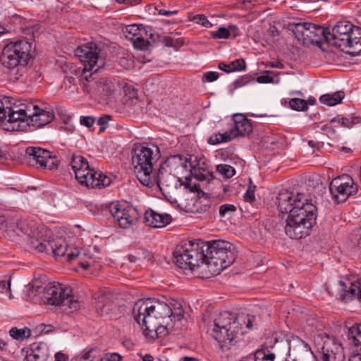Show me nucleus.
Returning <instances> with one entry per match:
<instances>
[{
  "mask_svg": "<svg viewBox=\"0 0 361 361\" xmlns=\"http://www.w3.org/2000/svg\"><path fill=\"white\" fill-rule=\"evenodd\" d=\"M109 309L106 308L104 305H100V302H98L97 304V311L99 314H103L104 312H106Z\"/></svg>",
  "mask_w": 361,
  "mask_h": 361,
  "instance_id": "obj_61",
  "label": "nucleus"
},
{
  "mask_svg": "<svg viewBox=\"0 0 361 361\" xmlns=\"http://www.w3.org/2000/svg\"><path fill=\"white\" fill-rule=\"evenodd\" d=\"M249 82L255 83V78H251L250 76L248 75H244L235 80L233 82V86L235 88H238L248 84Z\"/></svg>",
  "mask_w": 361,
  "mask_h": 361,
  "instance_id": "obj_45",
  "label": "nucleus"
},
{
  "mask_svg": "<svg viewBox=\"0 0 361 361\" xmlns=\"http://www.w3.org/2000/svg\"><path fill=\"white\" fill-rule=\"evenodd\" d=\"M274 353H266L264 350H258L255 354V361H274Z\"/></svg>",
  "mask_w": 361,
  "mask_h": 361,
  "instance_id": "obj_42",
  "label": "nucleus"
},
{
  "mask_svg": "<svg viewBox=\"0 0 361 361\" xmlns=\"http://www.w3.org/2000/svg\"><path fill=\"white\" fill-rule=\"evenodd\" d=\"M118 4H127L131 6L137 5L140 3L138 0H116Z\"/></svg>",
  "mask_w": 361,
  "mask_h": 361,
  "instance_id": "obj_60",
  "label": "nucleus"
},
{
  "mask_svg": "<svg viewBox=\"0 0 361 361\" xmlns=\"http://www.w3.org/2000/svg\"><path fill=\"white\" fill-rule=\"evenodd\" d=\"M50 245V252H52L55 257H64L66 255V261L72 262L80 255L77 248L68 247L62 239L51 240Z\"/></svg>",
  "mask_w": 361,
  "mask_h": 361,
  "instance_id": "obj_21",
  "label": "nucleus"
},
{
  "mask_svg": "<svg viewBox=\"0 0 361 361\" xmlns=\"http://www.w3.org/2000/svg\"><path fill=\"white\" fill-rule=\"evenodd\" d=\"M111 116L109 115H104L101 116L98 121L97 123L99 126V131L103 132L106 130L108 122L110 121Z\"/></svg>",
  "mask_w": 361,
  "mask_h": 361,
  "instance_id": "obj_53",
  "label": "nucleus"
},
{
  "mask_svg": "<svg viewBox=\"0 0 361 361\" xmlns=\"http://www.w3.org/2000/svg\"><path fill=\"white\" fill-rule=\"evenodd\" d=\"M354 25L349 21L338 22L331 29V32L326 30V41L332 46L343 51L349 47L351 32Z\"/></svg>",
  "mask_w": 361,
  "mask_h": 361,
  "instance_id": "obj_14",
  "label": "nucleus"
},
{
  "mask_svg": "<svg viewBox=\"0 0 361 361\" xmlns=\"http://www.w3.org/2000/svg\"><path fill=\"white\" fill-rule=\"evenodd\" d=\"M204 241L195 240L178 245L173 252L175 264L180 269H194L204 264L205 253Z\"/></svg>",
  "mask_w": 361,
  "mask_h": 361,
  "instance_id": "obj_9",
  "label": "nucleus"
},
{
  "mask_svg": "<svg viewBox=\"0 0 361 361\" xmlns=\"http://www.w3.org/2000/svg\"><path fill=\"white\" fill-rule=\"evenodd\" d=\"M25 155L30 161H35L40 167L51 169V165L54 164L51 152L39 147H27Z\"/></svg>",
  "mask_w": 361,
  "mask_h": 361,
  "instance_id": "obj_18",
  "label": "nucleus"
},
{
  "mask_svg": "<svg viewBox=\"0 0 361 361\" xmlns=\"http://www.w3.org/2000/svg\"><path fill=\"white\" fill-rule=\"evenodd\" d=\"M192 20L197 24H200L205 27H211L212 24L207 20V17L203 14L195 15Z\"/></svg>",
  "mask_w": 361,
  "mask_h": 361,
  "instance_id": "obj_46",
  "label": "nucleus"
},
{
  "mask_svg": "<svg viewBox=\"0 0 361 361\" xmlns=\"http://www.w3.org/2000/svg\"><path fill=\"white\" fill-rule=\"evenodd\" d=\"M236 211V207L231 204H225L219 207V215L221 217L231 216Z\"/></svg>",
  "mask_w": 361,
  "mask_h": 361,
  "instance_id": "obj_43",
  "label": "nucleus"
},
{
  "mask_svg": "<svg viewBox=\"0 0 361 361\" xmlns=\"http://www.w3.org/2000/svg\"><path fill=\"white\" fill-rule=\"evenodd\" d=\"M11 283L10 281H0V292L7 293L10 290Z\"/></svg>",
  "mask_w": 361,
  "mask_h": 361,
  "instance_id": "obj_57",
  "label": "nucleus"
},
{
  "mask_svg": "<svg viewBox=\"0 0 361 361\" xmlns=\"http://www.w3.org/2000/svg\"><path fill=\"white\" fill-rule=\"evenodd\" d=\"M187 159L180 154L171 155L165 161L164 164L170 171L176 170L180 167H187Z\"/></svg>",
  "mask_w": 361,
  "mask_h": 361,
  "instance_id": "obj_31",
  "label": "nucleus"
},
{
  "mask_svg": "<svg viewBox=\"0 0 361 361\" xmlns=\"http://www.w3.org/2000/svg\"><path fill=\"white\" fill-rule=\"evenodd\" d=\"M341 287V298L347 302L353 299L361 302V277L353 278L347 282L339 281Z\"/></svg>",
  "mask_w": 361,
  "mask_h": 361,
  "instance_id": "obj_19",
  "label": "nucleus"
},
{
  "mask_svg": "<svg viewBox=\"0 0 361 361\" xmlns=\"http://www.w3.org/2000/svg\"><path fill=\"white\" fill-rule=\"evenodd\" d=\"M32 357L30 359H36L37 361H47L49 353L47 348L44 343H33L28 353Z\"/></svg>",
  "mask_w": 361,
  "mask_h": 361,
  "instance_id": "obj_30",
  "label": "nucleus"
},
{
  "mask_svg": "<svg viewBox=\"0 0 361 361\" xmlns=\"http://www.w3.org/2000/svg\"><path fill=\"white\" fill-rule=\"evenodd\" d=\"M298 192L288 190L281 191L276 198V204L280 212L290 214L295 209Z\"/></svg>",
  "mask_w": 361,
  "mask_h": 361,
  "instance_id": "obj_24",
  "label": "nucleus"
},
{
  "mask_svg": "<svg viewBox=\"0 0 361 361\" xmlns=\"http://www.w3.org/2000/svg\"><path fill=\"white\" fill-rule=\"evenodd\" d=\"M216 171L226 178L233 177L235 173V169L228 164H219L216 166Z\"/></svg>",
  "mask_w": 361,
  "mask_h": 361,
  "instance_id": "obj_38",
  "label": "nucleus"
},
{
  "mask_svg": "<svg viewBox=\"0 0 361 361\" xmlns=\"http://www.w3.org/2000/svg\"><path fill=\"white\" fill-rule=\"evenodd\" d=\"M257 326L255 315L244 313L235 315L225 311L219 313L214 319L211 335L221 348L228 349L242 340L247 330H252Z\"/></svg>",
  "mask_w": 361,
  "mask_h": 361,
  "instance_id": "obj_2",
  "label": "nucleus"
},
{
  "mask_svg": "<svg viewBox=\"0 0 361 361\" xmlns=\"http://www.w3.org/2000/svg\"><path fill=\"white\" fill-rule=\"evenodd\" d=\"M98 351L99 349L97 347L90 348H87L82 351L81 359H82L85 361L87 360H90V361H92V360L95 357V355H93V353Z\"/></svg>",
  "mask_w": 361,
  "mask_h": 361,
  "instance_id": "obj_47",
  "label": "nucleus"
},
{
  "mask_svg": "<svg viewBox=\"0 0 361 361\" xmlns=\"http://www.w3.org/2000/svg\"><path fill=\"white\" fill-rule=\"evenodd\" d=\"M195 161L197 163L194 165H191V176L200 181H209L212 180L213 178V173L209 169L204 159H200L197 160V157H195Z\"/></svg>",
  "mask_w": 361,
  "mask_h": 361,
  "instance_id": "obj_26",
  "label": "nucleus"
},
{
  "mask_svg": "<svg viewBox=\"0 0 361 361\" xmlns=\"http://www.w3.org/2000/svg\"><path fill=\"white\" fill-rule=\"evenodd\" d=\"M162 42L164 46L167 47H173L178 49L184 44V39L182 37L173 38L172 37L166 36L163 37Z\"/></svg>",
  "mask_w": 361,
  "mask_h": 361,
  "instance_id": "obj_37",
  "label": "nucleus"
},
{
  "mask_svg": "<svg viewBox=\"0 0 361 361\" xmlns=\"http://www.w3.org/2000/svg\"><path fill=\"white\" fill-rule=\"evenodd\" d=\"M159 13L160 15H162V16H171V15L177 14L178 13V11L177 10L167 11V10H165V9H160L159 11Z\"/></svg>",
  "mask_w": 361,
  "mask_h": 361,
  "instance_id": "obj_59",
  "label": "nucleus"
},
{
  "mask_svg": "<svg viewBox=\"0 0 361 361\" xmlns=\"http://www.w3.org/2000/svg\"><path fill=\"white\" fill-rule=\"evenodd\" d=\"M133 315L146 336L155 331L157 335L164 336L169 331L178 328L184 311L181 305L176 301L168 305L159 300L147 299L140 300L135 303Z\"/></svg>",
  "mask_w": 361,
  "mask_h": 361,
  "instance_id": "obj_1",
  "label": "nucleus"
},
{
  "mask_svg": "<svg viewBox=\"0 0 361 361\" xmlns=\"http://www.w3.org/2000/svg\"><path fill=\"white\" fill-rule=\"evenodd\" d=\"M347 337L350 344L355 347L360 346L361 350V323L355 324L350 327Z\"/></svg>",
  "mask_w": 361,
  "mask_h": 361,
  "instance_id": "obj_33",
  "label": "nucleus"
},
{
  "mask_svg": "<svg viewBox=\"0 0 361 361\" xmlns=\"http://www.w3.org/2000/svg\"><path fill=\"white\" fill-rule=\"evenodd\" d=\"M255 185H250L244 195V199L247 202H252L255 200Z\"/></svg>",
  "mask_w": 361,
  "mask_h": 361,
  "instance_id": "obj_54",
  "label": "nucleus"
},
{
  "mask_svg": "<svg viewBox=\"0 0 361 361\" xmlns=\"http://www.w3.org/2000/svg\"><path fill=\"white\" fill-rule=\"evenodd\" d=\"M34 51L32 44L26 40L9 42L4 47L0 57L4 71L18 80L25 73Z\"/></svg>",
  "mask_w": 361,
  "mask_h": 361,
  "instance_id": "obj_4",
  "label": "nucleus"
},
{
  "mask_svg": "<svg viewBox=\"0 0 361 361\" xmlns=\"http://www.w3.org/2000/svg\"><path fill=\"white\" fill-rule=\"evenodd\" d=\"M71 166L75 178L87 188H105L111 184V180L106 175L94 169H90L87 159L80 156L73 154Z\"/></svg>",
  "mask_w": 361,
  "mask_h": 361,
  "instance_id": "obj_8",
  "label": "nucleus"
},
{
  "mask_svg": "<svg viewBox=\"0 0 361 361\" xmlns=\"http://www.w3.org/2000/svg\"><path fill=\"white\" fill-rule=\"evenodd\" d=\"M344 97V92L338 91L333 94H325L322 95L319 98V101L322 104L331 106L340 104Z\"/></svg>",
  "mask_w": 361,
  "mask_h": 361,
  "instance_id": "obj_34",
  "label": "nucleus"
},
{
  "mask_svg": "<svg viewBox=\"0 0 361 361\" xmlns=\"http://www.w3.org/2000/svg\"><path fill=\"white\" fill-rule=\"evenodd\" d=\"M172 221L171 215L168 214L157 213L152 209H148L144 215L145 223L154 228H162L169 224Z\"/></svg>",
  "mask_w": 361,
  "mask_h": 361,
  "instance_id": "obj_25",
  "label": "nucleus"
},
{
  "mask_svg": "<svg viewBox=\"0 0 361 361\" xmlns=\"http://www.w3.org/2000/svg\"><path fill=\"white\" fill-rule=\"evenodd\" d=\"M230 35V30L224 27H220L217 30L212 32V36L214 39H228Z\"/></svg>",
  "mask_w": 361,
  "mask_h": 361,
  "instance_id": "obj_44",
  "label": "nucleus"
},
{
  "mask_svg": "<svg viewBox=\"0 0 361 361\" xmlns=\"http://www.w3.org/2000/svg\"><path fill=\"white\" fill-rule=\"evenodd\" d=\"M146 252L144 249H139L135 254H130L128 257L130 262L135 263L145 257Z\"/></svg>",
  "mask_w": 361,
  "mask_h": 361,
  "instance_id": "obj_50",
  "label": "nucleus"
},
{
  "mask_svg": "<svg viewBox=\"0 0 361 361\" xmlns=\"http://www.w3.org/2000/svg\"><path fill=\"white\" fill-rule=\"evenodd\" d=\"M246 68V63L243 59H237L231 63V68L228 71H239L245 70Z\"/></svg>",
  "mask_w": 361,
  "mask_h": 361,
  "instance_id": "obj_49",
  "label": "nucleus"
},
{
  "mask_svg": "<svg viewBox=\"0 0 361 361\" xmlns=\"http://www.w3.org/2000/svg\"><path fill=\"white\" fill-rule=\"evenodd\" d=\"M331 122H338L341 124V126L346 128H351L352 125L350 121L348 118L338 116L336 118H334L331 121Z\"/></svg>",
  "mask_w": 361,
  "mask_h": 361,
  "instance_id": "obj_55",
  "label": "nucleus"
},
{
  "mask_svg": "<svg viewBox=\"0 0 361 361\" xmlns=\"http://www.w3.org/2000/svg\"><path fill=\"white\" fill-rule=\"evenodd\" d=\"M159 157V148L154 145L137 146L132 152V164L139 181L145 186L152 183L154 163Z\"/></svg>",
  "mask_w": 361,
  "mask_h": 361,
  "instance_id": "obj_6",
  "label": "nucleus"
},
{
  "mask_svg": "<svg viewBox=\"0 0 361 361\" xmlns=\"http://www.w3.org/2000/svg\"><path fill=\"white\" fill-rule=\"evenodd\" d=\"M346 51L352 56L361 54V27L354 25Z\"/></svg>",
  "mask_w": 361,
  "mask_h": 361,
  "instance_id": "obj_27",
  "label": "nucleus"
},
{
  "mask_svg": "<svg viewBox=\"0 0 361 361\" xmlns=\"http://www.w3.org/2000/svg\"><path fill=\"white\" fill-rule=\"evenodd\" d=\"M42 298L48 305L68 307L71 311L76 310L80 306L78 300L72 294L71 288L61 283L46 286Z\"/></svg>",
  "mask_w": 361,
  "mask_h": 361,
  "instance_id": "obj_10",
  "label": "nucleus"
},
{
  "mask_svg": "<svg viewBox=\"0 0 361 361\" xmlns=\"http://www.w3.org/2000/svg\"><path fill=\"white\" fill-rule=\"evenodd\" d=\"M234 139V137L231 130H227L223 133H213L208 139V143L210 145H218L220 143L228 142Z\"/></svg>",
  "mask_w": 361,
  "mask_h": 361,
  "instance_id": "obj_35",
  "label": "nucleus"
},
{
  "mask_svg": "<svg viewBox=\"0 0 361 361\" xmlns=\"http://www.w3.org/2000/svg\"><path fill=\"white\" fill-rule=\"evenodd\" d=\"M322 352L323 361H344L345 358L343 348L335 341H325Z\"/></svg>",
  "mask_w": 361,
  "mask_h": 361,
  "instance_id": "obj_22",
  "label": "nucleus"
},
{
  "mask_svg": "<svg viewBox=\"0 0 361 361\" xmlns=\"http://www.w3.org/2000/svg\"><path fill=\"white\" fill-rule=\"evenodd\" d=\"M80 122L82 125L90 128L94 123V118L92 116H81L80 118Z\"/></svg>",
  "mask_w": 361,
  "mask_h": 361,
  "instance_id": "obj_56",
  "label": "nucleus"
},
{
  "mask_svg": "<svg viewBox=\"0 0 361 361\" xmlns=\"http://www.w3.org/2000/svg\"><path fill=\"white\" fill-rule=\"evenodd\" d=\"M309 146L312 147V148H316L319 149L320 147H322L323 142H316L314 140H309L308 141Z\"/></svg>",
  "mask_w": 361,
  "mask_h": 361,
  "instance_id": "obj_62",
  "label": "nucleus"
},
{
  "mask_svg": "<svg viewBox=\"0 0 361 361\" xmlns=\"http://www.w3.org/2000/svg\"><path fill=\"white\" fill-rule=\"evenodd\" d=\"M10 228L18 235L21 234H25L30 237L34 235L33 226L27 219H19L15 223V225H10Z\"/></svg>",
  "mask_w": 361,
  "mask_h": 361,
  "instance_id": "obj_29",
  "label": "nucleus"
},
{
  "mask_svg": "<svg viewBox=\"0 0 361 361\" xmlns=\"http://www.w3.org/2000/svg\"><path fill=\"white\" fill-rule=\"evenodd\" d=\"M123 93L126 102L137 98V90L130 85L123 86Z\"/></svg>",
  "mask_w": 361,
  "mask_h": 361,
  "instance_id": "obj_41",
  "label": "nucleus"
},
{
  "mask_svg": "<svg viewBox=\"0 0 361 361\" xmlns=\"http://www.w3.org/2000/svg\"><path fill=\"white\" fill-rule=\"evenodd\" d=\"M272 80L273 79L271 77L267 75H263L258 76L255 80L259 83H269L272 82Z\"/></svg>",
  "mask_w": 361,
  "mask_h": 361,
  "instance_id": "obj_58",
  "label": "nucleus"
},
{
  "mask_svg": "<svg viewBox=\"0 0 361 361\" xmlns=\"http://www.w3.org/2000/svg\"><path fill=\"white\" fill-rule=\"evenodd\" d=\"M115 91L114 84L107 78H101L97 80L95 96L107 97Z\"/></svg>",
  "mask_w": 361,
  "mask_h": 361,
  "instance_id": "obj_28",
  "label": "nucleus"
},
{
  "mask_svg": "<svg viewBox=\"0 0 361 361\" xmlns=\"http://www.w3.org/2000/svg\"><path fill=\"white\" fill-rule=\"evenodd\" d=\"M152 183L149 186L156 183L162 192H169L171 189L176 188V177L163 166L159 169L157 176H152Z\"/></svg>",
  "mask_w": 361,
  "mask_h": 361,
  "instance_id": "obj_20",
  "label": "nucleus"
},
{
  "mask_svg": "<svg viewBox=\"0 0 361 361\" xmlns=\"http://www.w3.org/2000/svg\"><path fill=\"white\" fill-rule=\"evenodd\" d=\"M109 208L114 219L123 228H130L139 218L137 210L132 206H124L118 202H112Z\"/></svg>",
  "mask_w": 361,
  "mask_h": 361,
  "instance_id": "obj_15",
  "label": "nucleus"
},
{
  "mask_svg": "<svg viewBox=\"0 0 361 361\" xmlns=\"http://www.w3.org/2000/svg\"><path fill=\"white\" fill-rule=\"evenodd\" d=\"M234 127L231 130L234 138L239 136H246L253 130L252 123L245 114H235L232 116Z\"/></svg>",
  "mask_w": 361,
  "mask_h": 361,
  "instance_id": "obj_23",
  "label": "nucleus"
},
{
  "mask_svg": "<svg viewBox=\"0 0 361 361\" xmlns=\"http://www.w3.org/2000/svg\"><path fill=\"white\" fill-rule=\"evenodd\" d=\"M294 34L304 44L320 46L322 39L326 40V29L310 23H298L295 25Z\"/></svg>",
  "mask_w": 361,
  "mask_h": 361,
  "instance_id": "obj_13",
  "label": "nucleus"
},
{
  "mask_svg": "<svg viewBox=\"0 0 361 361\" xmlns=\"http://www.w3.org/2000/svg\"><path fill=\"white\" fill-rule=\"evenodd\" d=\"M28 130L41 128L50 123L54 118V114L40 108L35 102L29 103Z\"/></svg>",
  "mask_w": 361,
  "mask_h": 361,
  "instance_id": "obj_16",
  "label": "nucleus"
},
{
  "mask_svg": "<svg viewBox=\"0 0 361 361\" xmlns=\"http://www.w3.org/2000/svg\"><path fill=\"white\" fill-rule=\"evenodd\" d=\"M118 63L125 69H130L133 66V61L129 56L120 58Z\"/></svg>",
  "mask_w": 361,
  "mask_h": 361,
  "instance_id": "obj_52",
  "label": "nucleus"
},
{
  "mask_svg": "<svg viewBox=\"0 0 361 361\" xmlns=\"http://www.w3.org/2000/svg\"><path fill=\"white\" fill-rule=\"evenodd\" d=\"M332 199L337 203L345 202L357 192V186L348 175H342L334 178L329 184Z\"/></svg>",
  "mask_w": 361,
  "mask_h": 361,
  "instance_id": "obj_12",
  "label": "nucleus"
},
{
  "mask_svg": "<svg viewBox=\"0 0 361 361\" xmlns=\"http://www.w3.org/2000/svg\"><path fill=\"white\" fill-rule=\"evenodd\" d=\"M9 334L14 339L23 341L25 338H27L31 336V331L27 327H25L23 329H18L16 327H13L9 331Z\"/></svg>",
  "mask_w": 361,
  "mask_h": 361,
  "instance_id": "obj_36",
  "label": "nucleus"
},
{
  "mask_svg": "<svg viewBox=\"0 0 361 361\" xmlns=\"http://www.w3.org/2000/svg\"><path fill=\"white\" fill-rule=\"evenodd\" d=\"M99 54L100 49L94 42H88L76 49L75 55L83 65V78H87L89 72L97 73L104 66V59Z\"/></svg>",
  "mask_w": 361,
  "mask_h": 361,
  "instance_id": "obj_11",
  "label": "nucleus"
},
{
  "mask_svg": "<svg viewBox=\"0 0 361 361\" xmlns=\"http://www.w3.org/2000/svg\"><path fill=\"white\" fill-rule=\"evenodd\" d=\"M29 103L10 106V98L0 96V126L8 131L28 130Z\"/></svg>",
  "mask_w": 361,
  "mask_h": 361,
  "instance_id": "obj_5",
  "label": "nucleus"
},
{
  "mask_svg": "<svg viewBox=\"0 0 361 361\" xmlns=\"http://www.w3.org/2000/svg\"><path fill=\"white\" fill-rule=\"evenodd\" d=\"M219 68L225 72H232V71H228L230 68H231V63L228 65L224 63H220L219 65Z\"/></svg>",
  "mask_w": 361,
  "mask_h": 361,
  "instance_id": "obj_63",
  "label": "nucleus"
},
{
  "mask_svg": "<svg viewBox=\"0 0 361 361\" xmlns=\"http://www.w3.org/2000/svg\"><path fill=\"white\" fill-rule=\"evenodd\" d=\"M206 264L210 271L219 273L233 264L235 254L232 250V244L228 241L215 240L210 243L204 242Z\"/></svg>",
  "mask_w": 361,
  "mask_h": 361,
  "instance_id": "obj_7",
  "label": "nucleus"
},
{
  "mask_svg": "<svg viewBox=\"0 0 361 361\" xmlns=\"http://www.w3.org/2000/svg\"><path fill=\"white\" fill-rule=\"evenodd\" d=\"M51 240H43L42 242H39L38 240H32L31 242V244L32 247H34L38 252H46L49 253L50 252L51 250Z\"/></svg>",
  "mask_w": 361,
  "mask_h": 361,
  "instance_id": "obj_40",
  "label": "nucleus"
},
{
  "mask_svg": "<svg viewBox=\"0 0 361 361\" xmlns=\"http://www.w3.org/2000/svg\"><path fill=\"white\" fill-rule=\"evenodd\" d=\"M123 356L118 353H106L103 355L99 361H121Z\"/></svg>",
  "mask_w": 361,
  "mask_h": 361,
  "instance_id": "obj_48",
  "label": "nucleus"
},
{
  "mask_svg": "<svg viewBox=\"0 0 361 361\" xmlns=\"http://www.w3.org/2000/svg\"><path fill=\"white\" fill-rule=\"evenodd\" d=\"M290 107L295 111H305L307 109L306 100L300 98H293L289 102Z\"/></svg>",
  "mask_w": 361,
  "mask_h": 361,
  "instance_id": "obj_39",
  "label": "nucleus"
},
{
  "mask_svg": "<svg viewBox=\"0 0 361 361\" xmlns=\"http://www.w3.org/2000/svg\"><path fill=\"white\" fill-rule=\"evenodd\" d=\"M219 74L218 72L215 71H209L205 73L202 76L203 82H214L218 79Z\"/></svg>",
  "mask_w": 361,
  "mask_h": 361,
  "instance_id": "obj_51",
  "label": "nucleus"
},
{
  "mask_svg": "<svg viewBox=\"0 0 361 361\" xmlns=\"http://www.w3.org/2000/svg\"><path fill=\"white\" fill-rule=\"evenodd\" d=\"M296 198L295 209L288 215L284 230L291 239L298 240L308 235L316 224L317 208L309 194L298 192Z\"/></svg>",
  "mask_w": 361,
  "mask_h": 361,
  "instance_id": "obj_3",
  "label": "nucleus"
},
{
  "mask_svg": "<svg viewBox=\"0 0 361 361\" xmlns=\"http://www.w3.org/2000/svg\"><path fill=\"white\" fill-rule=\"evenodd\" d=\"M94 72H89L87 73V78L82 77V72L80 75V85L83 92L95 95V87H97V81H94V78H92Z\"/></svg>",
  "mask_w": 361,
  "mask_h": 361,
  "instance_id": "obj_32",
  "label": "nucleus"
},
{
  "mask_svg": "<svg viewBox=\"0 0 361 361\" xmlns=\"http://www.w3.org/2000/svg\"><path fill=\"white\" fill-rule=\"evenodd\" d=\"M66 356L64 354L61 353H56L55 355V360L54 361H65Z\"/></svg>",
  "mask_w": 361,
  "mask_h": 361,
  "instance_id": "obj_64",
  "label": "nucleus"
},
{
  "mask_svg": "<svg viewBox=\"0 0 361 361\" xmlns=\"http://www.w3.org/2000/svg\"><path fill=\"white\" fill-rule=\"evenodd\" d=\"M125 37L130 40L133 46L141 50H147L149 42L147 39L148 35L145 27L142 25L132 24L127 25L123 30Z\"/></svg>",
  "mask_w": 361,
  "mask_h": 361,
  "instance_id": "obj_17",
  "label": "nucleus"
}]
</instances>
